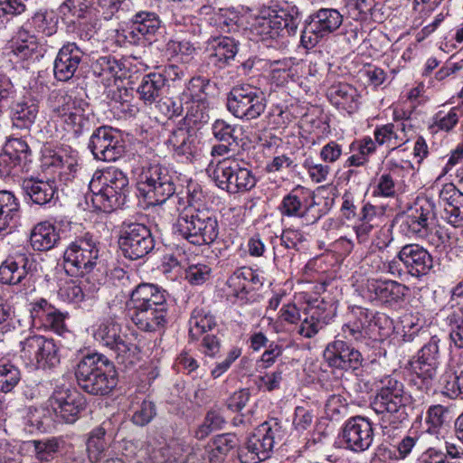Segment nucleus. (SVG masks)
Instances as JSON below:
<instances>
[{
	"label": "nucleus",
	"mask_w": 463,
	"mask_h": 463,
	"mask_svg": "<svg viewBox=\"0 0 463 463\" xmlns=\"http://www.w3.org/2000/svg\"><path fill=\"white\" fill-rule=\"evenodd\" d=\"M126 307L131 321L142 331H159L169 322V304L165 291L154 284L137 285L132 290Z\"/></svg>",
	"instance_id": "obj_1"
},
{
	"label": "nucleus",
	"mask_w": 463,
	"mask_h": 463,
	"mask_svg": "<svg viewBox=\"0 0 463 463\" xmlns=\"http://www.w3.org/2000/svg\"><path fill=\"white\" fill-rule=\"evenodd\" d=\"M409 402L402 382L386 375L380 380V386L371 403L372 409L381 415L378 425L383 436L388 439L395 436L401 428L403 410Z\"/></svg>",
	"instance_id": "obj_2"
},
{
	"label": "nucleus",
	"mask_w": 463,
	"mask_h": 463,
	"mask_svg": "<svg viewBox=\"0 0 463 463\" xmlns=\"http://www.w3.org/2000/svg\"><path fill=\"white\" fill-rule=\"evenodd\" d=\"M128 187V178L122 170L114 166L97 170L89 184L87 203L90 200L94 210L111 213L124 204Z\"/></svg>",
	"instance_id": "obj_3"
},
{
	"label": "nucleus",
	"mask_w": 463,
	"mask_h": 463,
	"mask_svg": "<svg viewBox=\"0 0 463 463\" xmlns=\"http://www.w3.org/2000/svg\"><path fill=\"white\" fill-rule=\"evenodd\" d=\"M78 385L91 395L109 394L118 384L114 364L104 354L94 353L80 359L75 368Z\"/></svg>",
	"instance_id": "obj_4"
},
{
	"label": "nucleus",
	"mask_w": 463,
	"mask_h": 463,
	"mask_svg": "<svg viewBox=\"0 0 463 463\" xmlns=\"http://www.w3.org/2000/svg\"><path fill=\"white\" fill-rule=\"evenodd\" d=\"M284 434L282 423L279 419L271 418L264 421L248 437L244 445L238 449L240 461L259 463L269 458Z\"/></svg>",
	"instance_id": "obj_5"
},
{
	"label": "nucleus",
	"mask_w": 463,
	"mask_h": 463,
	"mask_svg": "<svg viewBox=\"0 0 463 463\" xmlns=\"http://www.w3.org/2000/svg\"><path fill=\"white\" fill-rule=\"evenodd\" d=\"M175 234L194 245H209L219 235L216 216L207 209H190L181 213L174 225Z\"/></svg>",
	"instance_id": "obj_6"
},
{
	"label": "nucleus",
	"mask_w": 463,
	"mask_h": 463,
	"mask_svg": "<svg viewBox=\"0 0 463 463\" xmlns=\"http://www.w3.org/2000/svg\"><path fill=\"white\" fill-rule=\"evenodd\" d=\"M390 323L384 314H374L367 308L354 306L345 315L342 335L350 342L368 345L370 340H377L384 335L381 330Z\"/></svg>",
	"instance_id": "obj_7"
},
{
	"label": "nucleus",
	"mask_w": 463,
	"mask_h": 463,
	"mask_svg": "<svg viewBox=\"0 0 463 463\" xmlns=\"http://www.w3.org/2000/svg\"><path fill=\"white\" fill-rule=\"evenodd\" d=\"M137 186L139 194L151 204H161L168 199L181 201L178 195H175L174 175L158 163H147L142 166Z\"/></svg>",
	"instance_id": "obj_8"
},
{
	"label": "nucleus",
	"mask_w": 463,
	"mask_h": 463,
	"mask_svg": "<svg viewBox=\"0 0 463 463\" xmlns=\"http://www.w3.org/2000/svg\"><path fill=\"white\" fill-rule=\"evenodd\" d=\"M89 103L67 93L60 94L52 108V117L63 129L77 138L90 128L86 115Z\"/></svg>",
	"instance_id": "obj_9"
},
{
	"label": "nucleus",
	"mask_w": 463,
	"mask_h": 463,
	"mask_svg": "<svg viewBox=\"0 0 463 463\" xmlns=\"http://www.w3.org/2000/svg\"><path fill=\"white\" fill-rule=\"evenodd\" d=\"M97 240L89 232L76 237L63 254L64 269L70 276L90 273L99 259Z\"/></svg>",
	"instance_id": "obj_10"
},
{
	"label": "nucleus",
	"mask_w": 463,
	"mask_h": 463,
	"mask_svg": "<svg viewBox=\"0 0 463 463\" xmlns=\"http://www.w3.org/2000/svg\"><path fill=\"white\" fill-rule=\"evenodd\" d=\"M217 186L229 194L246 193L255 187L257 178L247 163L237 159H224L213 171Z\"/></svg>",
	"instance_id": "obj_11"
},
{
	"label": "nucleus",
	"mask_w": 463,
	"mask_h": 463,
	"mask_svg": "<svg viewBox=\"0 0 463 463\" xmlns=\"http://www.w3.org/2000/svg\"><path fill=\"white\" fill-rule=\"evenodd\" d=\"M317 206L314 192L297 185L282 198L278 210L281 217L298 218L303 225H311L322 216Z\"/></svg>",
	"instance_id": "obj_12"
},
{
	"label": "nucleus",
	"mask_w": 463,
	"mask_h": 463,
	"mask_svg": "<svg viewBox=\"0 0 463 463\" xmlns=\"http://www.w3.org/2000/svg\"><path fill=\"white\" fill-rule=\"evenodd\" d=\"M227 109L242 120L258 118L266 109L264 93L260 89L241 84L234 86L227 96Z\"/></svg>",
	"instance_id": "obj_13"
},
{
	"label": "nucleus",
	"mask_w": 463,
	"mask_h": 463,
	"mask_svg": "<svg viewBox=\"0 0 463 463\" xmlns=\"http://www.w3.org/2000/svg\"><path fill=\"white\" fill-rule=\"evenodd\" d=\"M300 13L297 6L272 9L268 16L260 17L255 31L262 40L294 36L300 24Z\"/></svg>",
	"instance_id": "obj_14"
},
{
	"label": "nucleus",
	"mask_w": 463,
	"mask_h": 463,
	"mask_svg": "<svg viewBox=\"0 0 463 463\" xmlns=\"http://www.w3.org/2000/svg\"><path fill=\"white\" fill-rule=\"evenodd\" d=\"M343 21V14L335 8L322 7L313 12L305 21L302 45L307 49L315 47L320 40L336 32Z\"/></svg>",
	"instance_id": "obj_15"
},
{
	"label": "nucleus",
	"mask_w": 463,
	"mask_h": 463,
	"mask_svg": "<svg viewBox=\"0 0 463 463\" xmlns=\"http://www.w3.org/2000/svg\"><path fill=\"white\" fill-rule=\"evenodd\" d=\"M21 358L27 365L38 369L54 368L60 364L54 341L43 335H33L20 342Z\"/></svg>",
	"instance_id": "obj_16"
},
{
	"label": "nucleus",
	"mask_w": 463,
	"mask_h": 463,
	"mask_svg": "<svg viewBox=\"0 0 463 463\" xmlns=\"http://www.w3.org/2000/svg\"><path fill=\"white\" fill-rule=\"evenodd\" d=\"M118 244L126 258L136 260L146 257L154 250L155 239L150 229L143 223H124Z\"/></svg>",
	"instance_id": "obj_17"
},
{
	"label": "nucleus",
	"mask_w": 463,
	"mask_h": 463,
	"mask_svg": "<svg viewBox=\"0 0 463 463\" xmlns=\"http://www.w3.org/2000/svg\"><path fill=\"white\" fill-rule=\"evenodd\" d=\"M39 263L31 253L19 250L9 255L0 265V282L25 287L38 271Z\"/></svg>",
	"instance_id": "obj_18"
},
{
	"label": "nucleus",
	"mask_w": 463,
	"mask_h": 463,
	"mask_svg": "<svg viewBox=\"0 0 463 463\" xmlns=\"http://www.w3.org/2000/svg\"><path fill=\"white\" fill-rule=\"evenodd\" d=\"M88 148L96 160L113 162L125 153V146L118 130L109 126L97 128L90 137Z\"/></svg>",
	"instance_id": "obj_19"
},
{
	"label": "nucleus",
	"mask_w": 463,
	"mask_h": 463,
	"mask_svg": "<svg viewBox=\"0 0 463 463\" xmlns=\"http://www.w3.org/2000/svg\"><path fill=\"white\" fill-rule=\"evenodd\" d=\"M435 205L428 198L417 199L401 217V228L408 236L426 238L432 230Z\"/></svg>",
	"instance_id": "obj_20"
},
{
	"label": "nucleus",
	"mask_w": 463,
	"mask_h": 463,
	"mask_svg": "<svg viewBox=\"0 0 463 463\" xmlns=\"http://www.w3.org/2000/svg\"><path fill=\"white\" fill-rule=\"evenodd\" d=\"M337 303L325 298H317L309 302L305 309V318L298 328V334L305 338L314 337L320 330L329 325L336 316Z\"/></svg>",
	"instance_id": "obj_21"
},
{
	"label": "nucleus",
	"mask_w": 463,
	"mask_h": 463,
	"mask_svg": "<svg viewBox=\"0 0 463 463\" xmlns=\"http://www.w3.org/2000/svg\"><path fill=\"white\" fill-rule=\"evenodd\" d=\"M407 290L398 281L370 278L362 288V297L376 305L392 307L403 301Z\"/></svg>",
	"instance_id": "obj_22"
},
{
	"label": "nucleus",
	"mask_w": 463,
	"mask_h": 463,
	"mask_svg": "<svg viewBox=\"0 0 463 463\" xmlns=\"http://www.w3.org/2000/svg\"><path fill=\"white\" fill-rule=\"evenodd\" d=\"M439 342L437 335L431 336L410 362L411 371L421 380L426 390L430 389L436 379L440 364Z\"/></svg>",
	"instance_id": "obj_23"
},
{
	"label": "nucleus",
	"mask_w": 463,
	"mask_h": 463,
	"mask_svg": "<svg viewBox=\"0 0 463 463\" xmlns=\"http://www.w3.org/2000/svg\"><path fill=\"white\" fill-rule=\"evenodd\" d=\"M50 403L59 421L71 424L86 410V398L74 389L59 388L50 398Z\"/></svg>",
	"instance_id": "obj_24"
},
{
	"label": "nucleus",
	"mask_w": 463,
	"mask_h": 463,
	"mask_svg": "<svg viewBox=\"0 0 463 463\" xmlns=\"http://www.w3.org/2000/svg\"><path fill=\"white\" fill-rule=\"evenodd\" d=\"M94 337L100 345L113 351L119 363L126 362L134 347L128 335L122 333L121 325L112 318L99 324Z\"/></svg>",
	"instance_id": "obj_25"
},
{
	"label": "nucleus",
	"mask_w": 463,
	"mask_h": 463,
	"mask_svg": "<svg viewBox=\"0 0 463 463\" xmlns=\"http://www.w3.org/2000/svg\"><path fill=\"white\" fill-rule=\"evenodd\" d=\"M373 422L363 416L350 418L343 427V441L345 448L354 452L367 450L373 444Z\"/></svg>",
	"instance_id": "obj_26"
},
{
	"label": "nucleus",
	"mask_w": 463,
	"mask_h": 463,
	"mask_svg": "<svg viewBox=\"0 0 463 463\" xmlns=\"http://www.w3.org/2000/svg\"><path fill=\"white\" fill-rule=\"evenodd\" d=\"M160 28L161 20L156 13L140 11L133 15L123 36L130 44L144 45L152 42Z\"/></svg>",
	"instance_id": "obj_27"
},
{
	"label": "nucleus",
	"mask_w": 463,
	"mask_h": 463,
	"mask_svg": "<svg viewBox=\"0 0 463 463\" xmlns=\"http://www.w3.org/2000/svg\"><path fill=\"white\" fill-rule=\"evenodd\" d=\"M30 307V317L33 327L52 330L58 335H62L66 331V315L46 299L40 298L32 302Z\"/></svg>",
	"instance_id": "obj_28"
},
{
	"label": "nucleus",
	"mask_w": 463,
	"mask_h": 463,
	"mask_svg": "<svg viewBox=\"0 0 463 463\" xmlns=\"http://www.w3.org/2000/svg\"><path fill=\"white\" fill-rule=\"evenodd\" d=\"M324 358L330 367L355 371L362 367L364 358L361 352L343 340L336 339L329 343Z\"/></svg>",
	"instance_id": "obj_29"
},
{
	"label": "nucleus",
	"mask_w": 463,
	"mask_h": 463,
	"mask_svg": "<svg viewBox=\"0 0 463 463\" xmlns=\"http://www.w3.org/2000/svg\"><path fill=\"white\" fill-rule=\"evenodd\" d=\"M396 258L402 262L406 272L415 278L427 275L433 268L432 256L423 246L417 243L402 246Z\"/></svg>",
	"instance_id": "obj_30"
},
{
	"label": "nucleus",
	"mask_w": 463,
	"mask_h": 463,
	"mask_svg": "<svg viewBox=\"0 0 463 463\" xmlns=\"http://www.w3.org/2000/svg\"><path fill=\"white\" fill-rule=\"evenodd\" d=\"M83 57L82 51L75 43H65L58 52L53 62L54 78L67 82L73 78Z\"/></svg>",
	"instance_id": "obj_31"
},
{
	"label": "nucleus",
	"mask_w": 463,
	"mask_h": 463,
	"mask_svg": "<svg viewBox=\"0 0 463 463\" xmlns=\"http://www.w3.org/2000/svg\"><path fill=\"white\" fill-rule=\"evenodd\" d=\"M206 43L208 63L219 69L227 66L239 51V41L230 36L212 37Z\"/></svg>",
	"instance_id": "obj_32"
},
{
	"label": "nucleus",
	"mask_w": 463,
	"mask_h": 463,
	"mask_svg": "<svg viewBox=\"0 0 463 463\" xmlns=\"http://www.w3.org/2000/svg\"><path fill=\"white\" fill-rule=\"evenodd\" d=\"M166 145L173 151L175 156L187 161H192L198 150L196 134L194 129L186 127L175 128L170 133L166 140Z\"/></svg>",
	"instance_id": "obj_33"
},
{
	"label": "nucleus",
	"mask_w": 463,
	"mask_h": 463,
	"mask_svg": "<svg viewBox=\"0 0 463 463\" xmlns=\"http://www.w3.org/2000/svg\"><path fill=\"white\" fill-rule=\"evenodd\" d=\"M21 187L25 196L41 206L52 203L57 194V187L53 180L24 178Z\"/></svg>",
	"instance_id": "obj_34"
},
{
	"label": "nucleus",
	"mask_w": 463,
	"mask_h": 463,
	"mask_svg": "<svg viewBox=\"0 0 463 463\" xmlns=\"http://www.w3.org/2000/svg\"><path fill=\"white\" fill-rule=\"evenodd\" d=\"M330 102L347 113L356 111L360 104V94L356 88L348 83L332 85L327 90Z\"/></svg>",
	"instance_id": "obj_35"
},
{
	"label": "nucleus",
	"mask_w": 463,
	"mask_h": 463,
	"mask_svg": "<svg viewBox=\"0 0 463 463\" xmlns=\"http://www.w3.org/2000/svg\"><path fill=\"white\" fill-rule=\"evenodd\" d=\"M374 142L377 146H386L392 150L405 144L409 137L406 134L405 122L397 124L388 123L375 128L373 131Z\"/></svg>",
	"instance_id": "obj_36"
},
{
	"label": "nucleus",
	"mask_w": 463,
	"mask_h": 463,
	"mask_svg": "<svg viewBox=\"0 0 463 463\" xmlns=\"http://www.w3.org/2000/svg\"><path fill=\"white\" fill-rule=\"evenodd\" d=\"M21 218L19 200L10 191H0V233L11 231Z\"/></svg>",
	"instance_id": "obj_37"
},
{
	"label": "nucleus",
	"mask_w": 463,
	"mask_h": 463,
	"mask_svg": "<svg viewBox=\"0 0 463 463\" xmlns=\"http://www.w3.org/2000/svg\"><path fill=\"white\" fill-rule=\"evenodd\" d=\"M110 424V421H104L90 432L86 446L88 457L91 462H98L105 456L113 436L108 429Z\"/></svg>",
	"instance_id": "obj_38"
},
{
	"label": "nucleus",
	"mask_w": 463,
	"mask_h": 463,
	"mask_svg": "<svg viewBox=\"0 0 463 463\" xmlns=\"http://www.w3.org/2000/svg\"><path fill=\"white\" fill-rule=\"evenodd\" d=\"M90 69L96 77H102L107 80L127 76V68L124 61L112 55L98 57L91 62Z\"/></svg>",
	"instance_id": "obj_39"
},
{
	"label": "nucleus",
	"mask_w": 463,
	"mask_h": 463,
	"mask_svg": "<svg viewBox=\"0 0 463 463\" xmlns=\"http://www.w3.org/2000/svg\"><path fill=\"white\" fill-rule=\"evenodd\" d=\"M217 326L215 317L203 308H195L189 319V340L198 342L202 335L210 334Z\"/></svg>",
	"instance_id": "obj_40"
},
{
	"label": "nucleus",
	"mask_w": 463,
	"mask_h": 463,
	"mask_svg": "<svg viewBox=\"0 0 463 463\" xmlns=\"http://www.w3.org/2000/svg\"><path fill=\"white\" fill-rule=\"evenodd\" d=\"M59 238L54 225L48 222H42L32 230L30 244L34 250L45 251L52 249Z\"/></svg>",
	"instance_id": "obj_41"
},
{
	"label": "nucleus",
	"mask_w": 463,
	"mask_h": 463,
	"mask_svg": "<svg viewBox=\"0 0 463 463\" xmlns=\"http://www.w3.org/2000/svg\"><path fill=\"white\" fill-rule=\"evenodd\" d=\"M39 112L38 101L34 99H24L13 108V126L20 129H30L35 122Z\"/></svg>",
	"instance_id": "obj_42"
},
{
	"label": "nucleus",
	"mask_w": 463,
	"mask_h": 463,
	"mask_svg": "<svg viewBox=\"0 0 463 463\" xmlns=\"http://www.w3.org/2000/svg\"><path fill=\"white\" fill-rule=\"evenodd\" d=\"M225 291L227 300L234 305L243 306L250 302V288L239 269L234 271L226 281Z\"/></svg>",
	"instance_id": "obj_43"
},
{
	"label": "nucleus",
	"mask_w": 463,
	"mask_h": 463,
	"mask_svg": "<svg viewBox=\"0 0 463 463\" xmlns=\"http://www.w3.org/2000/svg\"><path fill=\"white\" fill-rule=\"evenodd\" d=\"M165 85V79L162 73L152 72L145 75L137 88L139 99L146 104L156 101Z\"/></svg>",
	"instance_id": "obj_44"
},
{
	"label": "nucleus",
	"mask_w": 463,
	"mask_h": 463,
	"mask_svg": "<svg viewBox=\"0 0 463 463\" xmlns=\"http://www.w3.org/2000/svg\"><path fill=\"white\" fill-rule=\"evenodd\" d=\"M63 440L59 438H51L39 440H29L24 443L27 450L33 451L35 458L41 461H51L63 447Z\"/></svg>",
	"instance_id": "obj_45"
},
{
	"label": "nucleus",
	"mask_w": 463,
	"mask_h": 463,
	"mask_svg": "<svg viewBox=\"0 0 463 463\" xmlns=\"http://www.w3.org/2000/svg\"><path fill=\"white\" fill-rule=\"evenodd\" d=\"M444 393L455 399L463 394V364L449 366L441 376Z\"/></svg>",
	"instance_id": "obj_46"
},
{
	"label": "nucleus",
	"mask_w": 463,
	"mask_h": 463,
	"mask_svg": "<svg viewBox=\"0 0 463 463\" xmlns=\"http://www.w3.org/2000/svg\"><path fill=\"white\" fill-rule=\"evenodd\" d=\"M202 14H210L208 24L221 33H228L236 25V15L229 9L213 10L212 6L203 5L200 9Z\"/></svg>",
	"instance_id": "obj_47"
},
{
	"label": "nucleus",
	"mask_w": 463,
	"mask_h": 463,
	"mask_svg": "<svg viewBox=\"0 0 463 463\" xmlns=\"http://www.w3.org/2000/svg\"><path fill=\"white\" fill-rule=\"evenodd\" d=\"M279 240L280 245L273 246L275 262L279 261V255L282 253L281 248L299 251L304 249L305 242L307 241L305 234L300 230L294 228L284 229Z\"/></svg>",
	"instance_id": "obj_48"
},
{
	"label": "nucleus",
	"mask_w": 463,
	"mask_h": 463,
	"mask_svg": "<svg viewBox=\"0 0 463 463\" xmlns=\"http://www.w3.org/2000/svg\"><path fill=\"white\" fill-rule=\"evenodd\" d=\"M240 440L236 434L228 432L216 435L212 439V463H220L223 457L239 446Z\"/></svg>",
	"instance_id": "obj_49"
},
{
	"label": "nucleus",
	"mask_w": 463,
	"mask_h": 463,
	"mask_svg": "<svg viewBox=\"0 0 463 463\" xmlns=\"http://www.w3.org/2000/svg\"><path fill=\"white\" fill-rule=\"evenodd\" d=\"M3 151L16 158V160L20 161V164L23 163L30 166L32 163L31 148L23 137H10L7 139Z\"/></svg>",
	"instance_id": "obj_50"
},
{
	"label": "nucleus",
	"mask_w": 463,
	"mask_h": 463,
	"mask_svg": "<svg viewBox=\"0 0 463 463\" xmlns=\"http://www.w3.org/2000/svg\"><path fill=\"white\" fill-rule=\"evenodd\" d=\"M449 421V409L440 404L431 405L427 411V431L438 434L439 430Z\"/></svg>",
	"instance_id": "obj_51"
},
{
	"label": "nucleus",
	"mask_w": 463,
	"mask_h": 463,
	"mask_svg": "<svg viewBox=\"0 0 463 463\" xmlns=\"http://www.w3.org/2000/svg\"><path fill=\"white\" fill-rule=\"evenodd\" d=\"M209 80L203 77H194L189 80L186 89L182 92L185 104L208 100L206 89L209 87Z\"/></svg>",
	"instance_id": "obj_52"
},
{
	"label": "nucleus",
	"mask_w": 463,
	"mask_h": 463,
	"mask_svg": "<svg viewBox=\"0 0 463 463\" xmlns=\"http://www.w3.org/2000/svg\"><path fill=\"white\" fill-rule=\"evenodd\" d=\"M186 105V114L184 120L188 125L205 124L210 119V103L209 100L189 102Z\"/></svg>",
	"instance_id": "obj_53"
},
{
	"label": "nucleus",
	"mask_w": 463,
	"mask_h": 463,
	"mask_svg": "<svg viewBox=\"0 0 463 463\" xmlns=\"http://www.w3.org/2000/svg\"><path fill=\"white\" fill-rule=\"evenodd\" d=\"M30 166L12 157L5 151L0 154V176L4 179L20 177L24 173H27Z\"/></svg>",
	"instance_id": "obj_54"
},
{
	"label": "nucleus",
	"mask_w": 463,
	"mask_h": 463,
	"mask_svg": "<svg viewBox=\"0 0 463 463\" xmlns=\"http://www.w3.org/2000/svg\"><path fill=\"white\" fill-rule=\"evenodd\" d=\"M31 26H33L38 33H42L46 36H51L56 33L57 21L52 12L47 10H39L29 21Z\"/></svg>",
	"instance_id": "obj_55"
},
{
	"label": "nucleus",
	"mask_w": 463,
	"mask_h": 463,
	"mask_svg": "<svg viewBox=\"0 0 463 463\" xmlns=\"http://www.w3.org/2000/svg\"><path fill=\"white\" fill-rule=\"evenodd\" d=\"M62 160H60L58 169L60 175H65L66 180H71L75 176L79 168V153L76 150L68 148H61Z\"/></svg>",
	"instance_id": "obj_56"
},
{
	"label": "nucleus",
	"mask_w": 463,
	"mask_h": 463,
	"mask_svg": "<svg viewBox=\"0 0 463 463\" xmlns=\"http://www.w3.org/2000/svg\"><path fill=\"white\" fill-rule=\"evenodd\" d=\"M458 115L457 108H452L448 113L439 111L433 117V123L430 126L432 133L438 131L449 132L458 123Z\"/></svg>",
	"instance_id": "obj_57"
},
{
	"label": "nucleus",
	"mask_w": 463,
	"mask_h": 463,
	"mask_svg": "<svg viewBox=\"0 0 463 463\" xmlns=\"http://www.w3.org/2000/svg\"><path fill=\"white\" fill-rule=\"evenodd\" d=\"M20 370L10 363L0 364V392H11L20 382Z\"/></svg>",
	"instance_id": "obj_58"
},
{
	"label": "nucleus",
	"mask_w": 463,
	"mask_h": 463,
	"mask_svg": "<svg viewBox=\"0 0 463 463\" xmlns=\"http://www.w3.org/2000/svg\"><path fill=\"white\" fill-rule=\"evenodd\" d=\"M450 326L449 337L457 348H463V308L453 310L447 317Z\"/></svg>",
	"instance_id": "obj_59"
},
{
	"label": "nucleus",
	"mask_w": 463,
	"mask_h": 463,
	"mask_svg": "<svg viewBox=\"0 0 463 463\" xmlns=\"http://www.w3.org/2000/svg\"><path fill=\"white\" fill-rule=\"evenodd\" d=\"M236 125H232L224 119H216L212 124V135L222 143H237Z\"/></svg>",
	"instance_id": "obj_60"
},
{
	"label": "nucleus",
	"mask_w": 463,
	"mask_h": 463,
	"mask_svg": "<svg viewBox=\"0 0 463 463\" xmlns=\"http://www.w3.org/2000/svg\"><path fill=\"white\" fill-rule=\"evenodd\" d=\"M211 271L212 269L206 264L190 265L185 269V279L192 285H202L210 279Z\"/></svg>",
	"instance_id": "obj_61"
},
{
	"label": "nucleus",
	"mask_w": 463,
	"mask_h": 463,
	"mask_svg": "<svg viewBox=\"0 0 463 463\" xmlns=\"http://www.w3.org/2000/svg\"><path fill=\"white\" fill-rule=\"evenodd\" d=\"M439 197L444 209L456 204H463V193L460 192L452 183L443 185Z\"/></svg>",
	"instance_id": "obj_62"
},
{
	"label": "nucleus",
	"mask_w": 463,
	"mask_h": 463,
	"mask_svg": "<svg viewBox=\"0 0 463 463\" xmlns=\"http://www.w3.org/2000/svg\"><path fill=\"white\" fill-rule=\"evenodd\" d=\"M155 415V404L150 401L144 400L135 410L132 421L137 426H145L153 420Z\"/></svg>",
	"instance_id": "obj_63"
},
{
	"label": "nucleus",
	"mask_w": 463,
	"mask_h": 463,
	"mask_svg": "<svg viewBox=\"0 0 463 463\" xmlns=\"http://www.w3.org/2000/svg\"><path fill=\"white\" fill-rule=\"evenodd\" d=\"M303 166L307 171L310 179L317 184L326 181L331 171L329 165L316 163L312 158H307Z\"/></svg>",
	"instance_id": "obj_64"
}]
</instances>
